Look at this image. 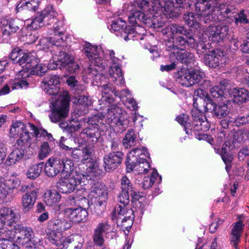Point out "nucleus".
<instances>
[{
  "label": "nucleus",
  "instance_id": "obj_19",
  "mask_svg": "<svg viewBox=\"0 0 249 249\" xmlns=\"http://www.w3.org/2000/svg\"><path fill=\"white\" fill-rule=\"evenodd\" d=\"M71 223L65 220H58L52 218L50 219L47 224L46 231L47 234H50L52 237L56 235V233L62 232L70 228Z\"/></svg>",
  "mask_w": 249,
  "mask_h": 249
},
{
  "label": "nucleus",
  "instance_id": "obj_20",
  "mask_svg": "<svg viewBox=\"0 0 249 249\" xmlns=\"http://www.w3.org/2000/svg\"><path fill=\"white\" fill-rule=\"evenodd\" d=\"M191 114L193 118L192 124L196 130L206 132L209 129L210 124L201 110L192 109Z\"/></svg>",
  "mask_w": 249,
  "mask_h": 249
},
{
  "label": "nucleus",
  "instance_id": "obj_48",
  "mask_svg": "<svg viewBox=\"0 0 249 249\" xmlns=\"http://www.w3.org/2000/svg\"><path fill=\"white\" fill-rule=\"evenodd\" d=\"M136 164L138 166L137 170L141 174L146 173L150 168L149 163L143 157H139L137 158Z\"/></svg>",
  "mask_w": 249,
  "mask_h": 249
},
{
  "label": "nucleus",
  "instance_id": "obj_34",
  "mask_svg": "<svg viewBox=\"0 0 249 249\" xmlns=\"http://www.w3.org/2000/svg\"><path fill=\"white\" fill-rule=\"evenodd\" d=\"M175 60L177 64L179 61L188 65L195 62V56L193 53L187 51L179 50L176 53Z\"/></svg>",
  "mask_w": 249,
  "mask_h": 249
},
{
  "label": "nucleus",
  "instance_id": "obj_39",
  "mask_svg": "<svg viewBox=\"0 0 249 249\" xmlns=\"http://www.w3.org/2000/svg\"><path fill=\"white\" fill-rule=\"evenodd\" d=\"M44 166V162H41L30 166L26 172L27 178L30 179L34 180L38 178Z\"/></svg>",
  "mask_w": 249,
  "mask_h": 249
},
{
  "label": "nucleus",
  "instance_id": "obj_62",
  "mask_svg": "<svg viewBox=\"0 0 249 249\" xmlns=\"http://www.w3.org/2000/svg\"><path fill=\"white\" fill-rule=\"evenodd\" d=\"M210 47L211 45L209 44V43L206 44L204 43L203 41H199L196 46L197 53L199 54H201L206 52V53H208L207 51H209Z\"/></svg>",
  "mask_w": 249,
  "mask_h": 249
},
{
  "label": "nucleus",
  "instance_id": "obj_47",
  "mask_svg": "<svg viewBox=\"0 0 249 249\" xmlns=\"http://www.w3.org/2000/svg\"><path fill=\"white\" fill-rule=\"evenodd\" d=\"M159 176V174L156 170H153L150 176H145L141 184L144 189H147L151 187Z\"/></svg>",
  "mask_w": 249,
  "mask_h": 249
},
{
  "label": "nucleus",
  "instance_id": "obj_3",
  "mask_svg": "<svg viewBox=\"0 0 249 249\" xmlns=\"http://www.w3.org/2000/svg\"><path fill=\"white\" fill-rule=\"evenodd\" d=\"M225 6L219 0H198L196 8L198 13L202 15L205 22H211L215 20V11L224 10Z\"/></svg>",
  "mask_w": 249,
  "mask_h": 249
},
{
  "label": "nucleus",
  "instance_id": "obj_49",
  "mask_svg": "<svg viewBox=\"0 0 249 249\" xmlns=\"http://www.w3.org/2000/svg\"><path fill=\"white\" fill-rule=\"evenodd\" d=\"M86 186L87 185L85 184V186L83 188H81V190L79 189V192H81V194L83 195L80 199L79 198V210L80 209H87L89 207V202L86 198V196H89V192L86 191L87 189Z\"/></svg>",
  "mask_w": 249,
  "mask_h": 249
},
{
  "label": "nucleus",
  "instance_id": "obj_11",
  "mask_svg": "<svg viewBox=\"0 0 249 249\" xmlns=\"http://www.w3.org/2000/svg\"><path fill=\"white\" fill-rule=\"evenodd\" d=\"M186 37L179 36L173 39V41H169L166 44V49L168 51H172L178 50H184L195 46V40L191 36Z\"/></svg>",
  "mask_w": 249,
  "mask_h": 249
},
{
  "label": "nucleus",
  "instance_id": "obj_43",
  "mask_svg": "<svg viewBox=\"0 0 249 249\" xmlns=\"http://www.w3.org/2000/svg\"><path fill=\"white\" fill-rule=\"evenodd\" d=\"M91 100L85 95H79V114L84 115L89 112Z\"/></svg>",
  "mask_w": 249,
  "mask_h": 249
},
{
  "label": "nucleus",
  "instance_id": "obj_4",
  "mask_svg": "<svg viewBox=\"0 0 249 249\" xmlns=\"http://www.w3.org/2000/svg\"><path fill=\"white\" fill-rule=\"evenodd\" d=\"M33 132H29L28 128L19 135V138L17 140L15 145L16 147L9 154L8 158L11 164H14L21 159L26 160L28 158L25 148L29 146L28 142L31 138L30 135Z\"/></svg>",
  "mask_w": 249,
  "mask_h": 249
},
{
  "label": "nucleus",
  "instance_id": "obj_36",
  "mask_svg": "<svg viewBox=\"0 0 249 249\" xmlns=\"http://www.w3.org/2000/svg\"><path fill=\"white\" fill-rule=\"evenodd\" d=\"M142 151L139 148L133 149L130 152L128 156V161L126 164V170L127 172H130L133 170H137V165L134 158H137V157L143 156Z\"/></svg>",
  "mask_w": 249,
  "mask_h": 249
},
{
  "label": "nucleus",
  "instance_id": "obj_50",
  "mask_svg": "<svg viewBox=\"0 0 249 249\" xmlns=\"http://www.w3.org/2000/svg\"><path fill=\"white\" fill-rule=\"evenodd\" d=\"M79 137L80 138L84 139L86 142H96L98 139V136L96 135L95 132L90 129H85L81 132Z\"/></svg>",
  "mask_w": 249,
  "mask_h": 249
},
{
  "label": "nucleus",
  "instance_id": "obj_56",
  "mask_svg": "<svg viewBox=\"0 0 249 249\" xmlns=\"http://www.w3.org/2000/svg\"><path fill=\"white\" fill-rule=\"evenodd\" d=\"M51 149L47 142H43L40 146L38 154V157L40 160H43L49 155Z\"/></svg>",
  "mask_w": 249,
  "mask_h": 249
},
{
  "label": "nucleus",
  "instance_id": "obj_16",
  "mask_svg": "<svg viewBox=\"0 0 249 249\" xmlns=\"http://www.w3.org/2000/svg\"><path fill=\"white\" fill-rule=\"evenodd\" d=\"M124 154L119 151H113L105 156L104 168L106 172H110L116 169L122 163Z\"/></svg>",
  "mask_w": 249,
  "mask_h": 249
},
{
  "label": "nucleus",
  "instance_id": "obj_26",
  "mask_svg": "<svg viewBox=\"0 0 249 249\" xmlns=\"http://www.w3.org/2000/svg\"><path fill=\"white\" fill-rule=\"evenodd\" d=\"M60 159L58 157L50 158L46 162L44 167V171L46 176L53 178L61 172Z\"/></svg>",
  "mask_w": 249,
  "mask_h": 249
},
{
  "label": "nucleus",
  "instance_id": "obj_15",
  "mask_svg": "<svg viewBox=\"0 0 249 249\" xmlns=\"http://www.w3.org/2000/svg\"><path fill=\"white\" fill-rule=\"evenodd\" d=\"M37 58L31 53H23L18 60V64L21 66L22 69L19 72V74L22 78L28 77L30 73L28 72L32 70L33 67L36 65Z\"/></svg>",
  "mask_w": 249,
  "mask_h": 249
},
{
  "label": "nucleus",
  "instance_id": "obj_10",
  "mask_svg": "<svg viewBox=\"0 0 249 249\" xmlns=\"http://www.w3.org/2000/svg\"><path fill=\"white\" fill-rule=\"evenodd\" d=\"M66 47H62L59 49H53V58L54 59H58L63 68L68 67V70L70 72H75L78 69V64L74 62V58L72 56L68 54L66 52Z\"/></svg>",
  "mask_w": 249,
  "mask_h": 249
},
{
  "label": "nucleus",
  "instance_id": "obj_30",
  "mask_svg": "<svg viewBox=\"0 0 249 249\" xmlns=\"http://www.w3.org/2000/svg\"><path fill=\"white\" fill-rule=\"evenodd\" d=\"M230 95L233 102L237 104L246 102L249 98V92L244 88H233L231 89Z\"/></svg>",
  "mask_w": 249,
  "mask_h": 249
},
{
  "label": "nucleus",
  "instance_id": "obj_9",
  "mask_svg": "<svg viewBox=\"0 0 249 249\" xmlns=\"http://www.w3.org/2000/svg\"><path fill=\"white\" fill-rule=\"evenodd\" d=\"M107 118L111 122L124 130L128 124L127 114L126 112L116 106H111L108 109Z\"/></svg>",
  "mask_w": 249,
  "mask_h": 249
},
{
  "label": "nucleus",
  "instance_id": "obj_63",
  "mask_svg": "<svg viewBox=\"0 0 249 249\" xmlns=\"http://www.w3.org/2000/svg\"><path fill=\"white\" fill-rule=\"evenodd\" d=\"M28 126H29V130L33 131L35 133L36 137H38L39 135L45 137L47 134V132L45 129H38L33 124L28 123Z\"/></svg>",
  "mask_w": 249,
  "mask_h": 249
},
{
  "label": "nucleus",
  "instance_id": "obj_44",
  "mask_svg": "<svg viewBox=\"0 0 249 249\" xmlns=\"http://www.w3.org/2000/svg\"><path fill=\"white\" fill-rule=\"evenodd\" d=\"M102 98L101 100L110 103L113 101L112 94L114 92V89L110 84L104 85L101 86Z\"/></svg>",
  "mask_w": 249,
  "mask_h": 249
},
{
  "label": "nucleus",
  "instance_id": "obj_46",
  "mask_svg": "<svg viewBox=\"0 0 249 249\" xmlns=\"http://www.w3.org/2000/svg\"><path fill=\"white\" fill-rule=\"evenodd\" d=\"M136 135L132 129L128 130L123 140V144L125 148L134 145L136 142Z\"/></svg>",
  "mask_w": 249,
  "mask_h": 249
},
{
  "label": "nucleus",
  "instance_id": "obj_35",
  "mask_svg": "<svg viewBox=\"0 0 249 249\" xmlns=\"http://www.w3.org/2000/svg\"><path fill=\"white\" fill-rule=\"evenodd\" d=\"M228 102V101H226L223 103H218L216 106H215L213 115L220 119L226 118L231 111Z\"/></svg>",
  "mask_w": 249,
  "mask_h": 249
},
{
  "label": "nucleus",
  "instance_id": "obj_64",
  "mask_svg": "<svg viewBox=\"0 0 249 249\" xmlns=\"http://www.w3.org/2000/svg\"><path fill=\"white\" fill-rule=\"evenodd\" d=\"M37 0H26V6L28 11L31 12L36 11L39 7V2Z\"/></svg>",
  "mask_w": 249,
  "mask_h": 249
},
{
  "label": "nucleus",
  "instance_id": "obj_18",
  "mask_svg": "<svg viewBox=\"0 0 249 249\" xmlns=\"http://www.w3.org/2000/svg\"><path fill=\"white\" fill-rule=\"evenodd\" d=\"M108 190L107 187L103 183L97 182L92 186V190L89 196L91 201H98L97 206H101L103 203H105L107 199Z\"/></svg>",
  "mask_w": 249,
  "mask_h": 249
},
{
  "label": "nucleus",
  "instance_id": "obj_22",
  "mask_svg": "<svg viewBox=\"0 0 249 249\" xmlns=\"http://www.w3.org/2000/svg\"><path fill=\"white\" fill-rule=\"evenodd\" d=\"M224 55V53L219 50L209 51L204 54V62L209 67L215 68L221 63Z\"/></svg>",
  "mask_w": 249,
  "mask_h": 249
},
{
  "label": "nucleus",
  "instance_id": "obj_37",
  "mask_svg": "<svg viewBox=\"0 0 249 249\" xmlns=\"http://www.w3.org/2000/svg\"><path fill=\"white\" fill-rule=\"evenodd\" d=\"M64 35L63 32L60 31V32H54V35L47 38L48 42L53 45V49H59L64 47Z\"/></svg>",
  "mask_w": 249,
  "mask_h": 249
},
{
  "label": "nucleus",
  "instance_id": "obj_21",
  "mask_svg": "<svg viewBox=\"0 0 249 249\" xmlns=\"http://www.w3.org/2000/svg\"><path fill=\"white\" fill-rule=\"evenodd\" d=\"M77 180L78 177H75L72 174L69 178H60L57 182L56 187L62 193H70L74 190L77 186Z\"/></svg>",
  "mask_w": 249,
  "mask_h": 249
},
{
  "label": "nucleus",
  "instance_id": "obj_31",
  "mask_svg": "<svg viewBox=\"0 0 249 249\" xmlns=\"http://www.w3.org/2000/svg\"><path fill=\"white\" fill-rule=\"evenodd\" d=\"M196 14L194 13H189L188 14H185L183 16V19L186 23L190 27H193L197 28L199 27V22H204L205 23H209L206 22L202 19V15L198 13V11L196 9Z\"/></svg>",
  "mask_w": 249,
  "mask_h": 249
},
{
  "label": "nucleus",
  "instance_id": "obj_2",
  "mask_svg": "<svg viewBox=\"0 0 249 249\" xmlns=\"http://www.w3.org/2000/svg\"><path fill=\"white\" fill-rule=\"evenodd\" d=\"M127 11L129 13L128 19L132 23L141 22L157 29L163 26L166 19L160 16L155 15L150 11L149 2L146 0H133L128 4Z\"/></svg>",
  "mask_w": 249,
  "mask_h": 249
},
{
  "label": "nucleus",
  "instance_id": "obj_24",
  "mask_svg": "<svg viewBox=\"0 0 249 249\" xmlns=\"http://www.w3.org/2000/svg\"><path fill=\"white\" fill-rule=\"evenodd\" d=\"M231 142H225L222 146L221 149H214L215 152L219 154L226 164L227 171L230 170L231 167V162L233 160V156L231 152Z\"/></svg>",
  "mask_w": 249,
  "mask_h": 249
},
{
  "label": "nucleus",
  "instance_id": "obj_8",
  "mask_svg": "<svg viewBox=\"0 0 249 249\" xmlns=\"http://www.w3.org/2000/svg\"><path fill=\"white\" fill-rule=\"evenodd\" d=\"M19 191L25 193L21 198L22 210L24 213L29 212L33 207L37 198L38 191L32 185L23 184Z\"/></svg>",
  "mask_w": 249,
  "mask_h": 249
},
{
  "label": "nucleus",
  "instance_id": "obj_32",
  "mask_svg": "<svg viewBox=\"0 0 249 249\" xmlns=\"http://www.w3.org/2000/svg\"><path fill=\"white\" fill-rule=\"evenodd\" d=\"M193 105L194 108L193 109H198L201 110L202 107L201 105L204 104V99L208 98L207 93L204 89H198L195 90L194 93Z\"/></svg>",
  "mask_w": 249,
  "mask_h": 249
},
{
  "label": "nucleus",
  "instance_id": "obj_12",
  "mask_svg": "<svg viewBox=\"0 0 249 249\" xmlns=\"http://www.w3.org/2000/svg\"><path fill=\"white\" fill-rule=\"evenodd\" d=\"M204 77V72L194 69L187 71L182 75H180L178 80L181 85L189 87L201 82Z\"/></svg>",
  "mask_w": 249,
  "mask_h": 249
},
{
  "label": "nucleus",
  "instance_id": "obj_52",
  "mask_svg": "<svg viewBox=\"0 0 249 249\" xmlns=\"http://www.w3.org/2000/svg\"><path fill=\"white\" fill-rule=\"evenodd\" d=\"M38 59L37 58L36 65L30 70V73H32L38 76H43L47 71L48 68L47 66L44 64H38Z\"/></svg>",
  "mask_w": 249,
  "mask_h": 249
},
{
  "label": "nucleus",
  "instance_id": "obj_38",
  "mask_svg": "<svg viewBox=\"0 0 249 249\" xmlns=\"http://www.w3.org/2000/svg\"><path fill=\"white\" fill-rule=\"evenodd\" d=\"M61 199V195L55 190H48L45 193L43 201L50 206L55 205Z\"/></svg>",
  "mask_w": 249,
  "mask_h": 249
},
{
  "label": "nucleus",
  "instance_id": "obj_58",
  "mask_svg": "<svg viewBox=\"0 0 249 249\" xmlns=\"http://www.w3.org/2000/svg\"><path fill=\"white\" fill-rule=\"evenodd\" d=\"M175 57L176 53L175 52H172L169 56L171 64L166 65H161L160 70L162 71H169L175 69L177 64L176 61L175 60Z\"/></svg>",
  "mask_w": 249,
  "mask_h": 249
},
{
  "label": "nucleus",
  "instance_id": "obj_13",
  "mask_svg": "<svg viewBox=\"0 0 249 249\" xmlns=\"http://www.w3.org/2000/svg\"><path fill=\"white\" fill-rule=\"evenodd\" d=\"M16 211V209L12 207L0 209V229L11 227L18 220L19 216Z\"/></svg>",
  "mask_w": 249,
  "mask_h": 249
},
{
  "label": "nucleus",
  "instance_id": "obj_54",
  "mask_svg": "<svg viewBox=\"0 0 249 249\" xmlns=\"http://www.w3.org/2000/svg\"><path fill=\"white\" fill-rule=\"evenodd\" d=\"M0 249H19L13 240L7 238H0Z\"/></svg>",
  "mask_w": 249,
  "mask_h": 249
},
{
  "label": "nucleus",
  "instance_id": "obj_40",
  "mask_svg": "<svg viewBox=\"0 0 249 249\" xmlns=\"http://www.w3.org/2000/svg\"><path fill=\"white\" fill-rule=\"evenodd\" d=\"M234 23L236 25L249 24V10L241 9L234 16Z\"/></svg>",
  "mask_w": 249,
  "mask_h": 249
},
{
  "label": "nucleus",
  "instance_id": "obj_29",
  "mask_svg": "<svg viewBox=\"0 0 249 249\" xmlns=\"http://www.w3.org/2000/svg\"><path fill=\"white\" fill-rule=\"evenodd\" d=\"M172 0H152L151 4L150 5V11H159L162 9L166 12L167 16L169 17V14L172 12V6H173Z\"/></svg>",
  "mask_w": 249,
  "mask_h": 249
},
{
  "label": "nucleus",
  "instance_id": "obj_55",
  "mask_svg": "<svg viewBox=\"0 0 249 249\" xmlns=\"http://www.w3.org/2000/svg\"><path fill=\"white\" fill-rule=\"evenodd\" d=\"M216 104L213 100L209 96L204 99V104L201 105L202 109L204 108V110L207 112H211L212 114L213 115L214 110L215 109V106H216ZM203 109L201 110V112Z\"/></svg>",
  "mask_w": 249,
  "mask_h": 249
},
{
  "label": "nucleus",
  "instance_id": "obj_27",
  "mask_svg": "<svg viewBox=\"0 0 249 249\" xmlns=\"http://www.w3.org/2000/svg\"><path fill=\"white\" fill-rule=\"evenodd\" d=\"M14 230L17 234V240L23 244L30 241L34 234V231L32 228L24 226L22 224H17L14 226Z\"/></svg>",
  "mask_w": 249,
  "mask_h": 249
},
{
  "label": "nucleus",
  "instance_id": "obj_59",
  "mask_svg": "<svg viewBox=\"0 0 249 249\" xmlns=\"http://www.w3.org/2000/svg\"><path fill=\"white\" fill-rule=\"evenodd\" d=\"M125 25V21L122 18H119L112 21L110 30L114 32L120 31L121 30H123V29Z\"/></svg>",
  "mask_w": 249,
  "mask_h": 249
},
{
  "label": "nucleus",
  "instance_id": "obj_57",
  "mask_svg": "<svg viewBox=\"0 0 249 249\" xmlns=\"http://www.w3.org/2000/svg\"><path fill=\"white\" fill-rule=\"evenodd\" d=\"M210 90V95L215 100L219 99V101H223L225 99L224 91L219 87L215 86L211 89Z\"/></svg>",
  "mask_w": 249,
  "mask_h": 249
},
{
  "label": "nucleus",
  "instance_id": "obj_5",
  "mask_svg": "<svg viewBox=\"0 0 249 249\" xmlns=\"http://www.w3.org/2000/svg\"><path fill=\"white\" fill-rule=\"evenodd\" d=\"M57 15L53 6L49 4L41 13L37 14L24 30H37L41 27L50 25L54 21Z\"/></svg>",
  "mask_w": 249,
  "mask_h": 249
},
{
  "label": "nucleus",
  "instance_id": "obj_28",
  "mask_svg": "<svg viewBox=\"0 0 249 249\" xmlns=\"http://www.w3.org/2000/svg\"><path fill=\"white\" fill-rule=\"evenodd\" d=\"M244 225L241 220H238L233 225L230 236V241L231 245L235 249H239L238 245L241 240V236L243 231Z\"/></svg>",
  "mask_w": 249,
  "mask_h": 249
},
{
  "label": "nucleus",
  "instance_id": "obj_41",
  "mask_svg": "<svg viewBox=\"0 0 249 249\" xmlns=\"http://www.w3.org/2000/svg\"><path fill=\"white\" fill-rule=\"evenodd\" d=\"M29 128L27 124L18 122L13 123L9 131L10 136L13 138H18L20 133Z\"/></svg>",
  "mask_w": 249,
  "mask_h": 249
},
{
  "label": "nucleus",
  "instance_id": "obj_53",
  "mask_svg": "<svg viewBox=\"0 0 249 249\" xmlns=\"http://www.w3.org/2000/svg\"><path fill=\"white\" fill-rule=\"evenodd\" d=\"M246 129H240L234 132L233 135L232 143L235 146L236 143H240L247 139Z\"/></svg>",
  "mask_w": 249,
  "mask_h": 249
},
{
  "label": "nucleus",
  "instance_id": "obj_60",
  "mask_svg": "<svg viewBox=\"0 0 249 249\" xmlns=\"http://www.w3.org/2000/svg\"><path fill=\"white\" fill-rule=\"evenodd\" d=\"M23 53L24 52L22 50L19 48H15L11 52L9 55V58L14 63L18 64V59L23 55Z\"/></svg>",
  "mask_w": 249,
  "mask_h": 249
},
{
  "label": "nucleus",
  "instance_id": "obj_7",
  "mask_svg": "<svg viewBox=\"0 0 249 249\" xmlns=\"http://www.w3.org/2000/svg\"><path fill=\"white\" fill-rule=\"evenodd\" d=\"M93 151V146L90 145L82 149V157H84V159L82 160L81 165L83 166V169L85 168L84 165H86L87 174L93 173V176L100 177L102 176L103 171L99 168L95 160L91 157Z\"/></svg>",
  "mask_w": 249,
  "mask_h": 249
},
{
  "label": "nucleus",
  "instance_id": "obj_42",
  "mask_svg": "<svg viewBox=\"0 0 249 249\" xmlns=\"http://www.w3.org/2000/svg\"><path fill=\"white\" fill-rule=\"evenodd\" d=\"M60 162L61 172L69 173V177L73 174L75 177H78L77 171L75 170L74 163L71 160L63 158L60 159Z\"/></svg>",
  "mask_w": 249,
  "mask_h": 249
},
{
  "label": "nucleus",
  "instance_id": "obj_6",
  "mask_svg": "<svg viewBox=\"0 0 249 249\" xmlns=\"http://www.w3.org/2000/svg\"><path fill=\"white\" fill-rule=\"evenodd\" d=\"M121 191L118 196V201L121 204L115 209L119 215H124L125 212V206L128 205L130 201V194L133 191L134 188L131 180L125 176H124L121 179Z\"/></svg>",
  "mask_w": 249,
  "mask_h": 249
},
{
  "label": "nucleus",
  "instance_id": "obj_14",
  "mask_svg": "<svg viewBox=\"0 0 249 249\" xmlns=\"http://www.w3.org/2000/svg\"><path fill=\"white\" fill-rule=\"evenodd\" d=\"M82 51L91 63L98 67L102 66L103 53L97 46L87 43L84 46Z\"/></svg>",
  "mask_w": 249,
  "mask_h": 249
},
{
  "label": "nucleus",
  "instance_id": "obj_45",
  "mask_svg": "<svg viewBox=\"0 0 249 249\" xmlns=\"http://www.w3.org/2000/svg\"><path fill=\"white\" fill-rule=\"evenodd\" d=\"M111 81L115 82L119 81V84H123L124 79L123 77V74L120 66L118 65L112 66L111 70L110 71Z\"/></svg>",
  "mask_w": 249,
  "mask_h": 249
},
{
  "label": "nucleus",
  "instance_id": "obj_1",
  "mask_svg": "<svg viewBox=\"0 0 249 249\" xmlns=\"http://www.w3.org/2000/svg\"><path fill=\"white\" fill-rule=\"evenodd\" d=\"M42 84L45 86L46 92L49 95H54L52 98L50 108L52 113L50 116L52 122L56 123L61 121L66 118L69 110L70 95L66 91L62 95L58 96L59 88L57 85L60 83L59 78L56 75H50L44 77Z\"/></svg>",
  "mask_w": 249,
  "mask_h": 249
},
{
  "label": "nucleus",
  "instance_id": "obj_33",
  "mask_svg": "<svg viewBox=\"0 0 249 249\" xmlns=\"http://www.w3.org/2000/svg\"><path fill=\"white\" fill-rule=\"evenodd\" d=\"M139 22L138 21V23H133V25L126 26L124 30L122 31L121 36L125 41L132 39L137 34H139L138 30L142 29ZM130 23H131L130 22Z\"/></svg>",
  "mask_w": 249,
  "mask_h": 249
},
{
  "label": "nucleus",
  "instance_id": "obj_51",
  "mask_svg": "<svg viewBox=\"0 0 249 249\" xmlns=\"http://www.w3.org/2000/svg\"><path fill=\"white\" fill-rule=\"evenodd\" d=\"M83 76H90L91 77L94 76H100L98 71L92 65L86 64L83 67V71L82 72Z\"/></svg>",
  "mask_w": 249,
  "mask_h": 249
},
{
  "label": "nucleus",
  "instance_id": "obj_61",
  "mask_svg": "<svg viewBox=\"0 0 249 249\" xmlns=\"http://www.w3.org/2000/svg\"><path fill=\"white\" fill-rule=\"evenodd\" d=\"M176 120L178 123L184 126L186 133H188V132L186 130L187 128H189V126L190 125V123H188L189 119L188 116L186 114H182L178 116L176 118Z\"/></svg>",
  "mask_w": 249,
  "mask_h": 249
},
{
  "label": "nucleus",
  "instance_id": "obj_17",
  "mask_svg": "<svg viewBox=\"0 0 249 249\" xmlns=\"http://www.w3.org/2000/svg\"><path fill=\"white\" fill-rule=\"evenodd\" d=\"M229 27L223 24L216 26H209L205 34L209 39L213 42H219L228 34Z\"/></svg>",
  "mask_w": 249,
  "mask_h": 249
},
{
  "label": "nucleus",
  "instance_id": "obj_23",
  "mask_svg": "<svg viewBox=\"0 0 249 249\" xmlns=\"http://www.w3.org/2000/svg\"><path fill=\"white\" fill-rule=\"evenodd\" d=\"M20 21L16 18H2L0 22V27L4 36H8L16 33L19 29Z\"/></svg>",
  "mask_w": 249,
  "mask_h": 249
},
{
  "label": "nucleus",
  "instance_id": "obj_25",
  "mask_svg": "<svg viewBox=\"0 0 249 249\" xmlns=\"http://www.w3.org/2000/svg\"><path fill=\"white\" fill-rule=\"evenodd\" d=\"M111 231V226L107 221L99 223L94 230L93 241L95 244L101 246L104 243L103 233H109Z\"/></svg>",
  "mask_w": 249,
  "mask_h": 249
}]
</instances>
